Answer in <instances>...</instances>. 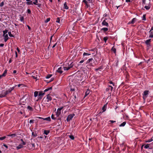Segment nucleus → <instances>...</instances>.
I'll return each mask as SVG.
<instances>
[{"label": "nucleus", "mask_w": 153, "mask_h": 153, "mask_svg": "<svg viewBox=\"0 0 153 153\" xmlns=\"http://www.w3.org/2000/svg\"><path fill=\"white\" fill-rule=\"evenodd\" d=\"M38 99L39 100H41V99H42V96H38Z\"/></svg>", "instance_id": "obj_60"}, {"label": "nucleus", "mask_w": 153, "mask_h": 153, "mask_svg": "<svg viewBox=\"0 0 153 153\" xmlns=\"http://www.w3.org/2000/svg\"><path fill=\"white\" fill-rule=\"evenodd\" d=\"M102 30H103V31H107V30H108V29L107 28L105 27V28H102Z\"/></svg>", "instance_id": "obj_34"}, {"label": "nucleus", "mask_w": 153, "mask_h": 153, "mask_svg": "<svg viewBox=\"0 0 153 153\" xmlns=\"http://www.w3.org/2000/svg\"><path fill=\"white\" fill-rule=\"evenodd\" d=\"M74 115H75V114H70L68 116L66 120L68 122L69 121L71 120H72V118H73V117H74Z\"/></svg>", "instance_id": "obj_4"}, {"label": "nucleus", "mask_w": 153, "mask_h": 153, "mask_svg": "<svg viewBox=\"0 0 153 153\" xmlns=\"http://www.w3.org/2000/svg\"><path fill=\"white\" fill-rule=\"evenodd\" d=\"M3 35H4L5 34H7V33L8 32V30H7L5 29V30H3Z\"/></svg>", "instance_id": "obj_26"}, {"label": "nucleus", "mask_w": 153, "mask_h": 153, "mask_svg": "<svg viewBox=\"0 0 153 153\" xmlns=\"http://www.w3.org/2000/svg\"><path fill=\"white\" fill-rule=\"evenodd\" d=\"M149 91L148 90L145 91L143 94V98L144 99H146L147 97V95L148 94Z\"/></svg>", "instance_id": "obj_5"}, {"label": "nucleus", "mask_w": 153, "mask_h": 153, "mask_svg": "<svg viewBox=\"0 0 153 153\" xmlns=\"http://www.w3.org/2000/svg\"><path fill=\"white\" fill-rule=\"evenodd\" d=\"M109 83L110 84H113V86H114V83L112 82V81H110Z\"/></svg>", "instance_id": "obj_63"}, {"label": "nucleus", "mask_w": 153, "mask_h": 153, "mask_svg": "<svg viewBox=\"0 0 153 153\" xmlns=\"http://www.w3.org/2000/svg\"><path fill=\"white\" fill-rule=\"evenodd\" d=\"M8 34L10 37H14V36L11 34V32L10 31L9 32H8Z\"/></svg>", "instance_id": "obj_33"}, {"label": "nucleus", "mask_w": 153, "mask_h": 153, "mask_svg": "<svg viewBox=\"0 0 153 153\" xmlns=\"http://www.w3.org/2000/svg\"><path fill=\"white\" fill-rule=\"evenodd\" d=\"M137 20V19L136 18H134L131 21L129 22L128 24H134Z\"/></svg>", "instance_id": "obj_7"}, {"label": "nucleus", "mask_w": 153, "mask_h": 153, "mask_svg": "<svg viewBox=\"0 0 153 153\" xmlns=\"http://www.w3.org/2000/svg\"><path fill=\"white\" fill-rule=\"evenodd\" d=\"M4 37V41L6 42L9 39L7 34H5L4 35H3Z\"/></svg>", "instance_id": "obj_10"}, {"label": "nucleus", "mask_w": 153, "mask_h": 153, "mask_svg": "<svg viewBox=\"0 0 153 153\" xmlns=\"http://www.w3.org/2000/svg\"><path fill=\"white\" fill-rule=\"evenodd\" d=\"M142 20H146V18L145 15H143V16Z\"/></svg>", "instance_id": "obj_44"}, {"label": "nucleus", "mask_w": 153, "mask_h": 153, "mask_svg": "<svg viewBox=\"0 0 153 153\" xmlns=\"http://www.w3.org/2000/svg\"><path fill=\"white\" fill-rule=\"evenodd\" d=\"M15 54H16V58H17L18 57V54H17V52L16 51L15 52Z\"/></svg>", "instance_id": "obj_59"}, {"label": "nucleus", "mask_w": 153, "mask_h": 153, "mask_svg": "<svg viewBox=\"0 0 153 153\" xmlns=\"http://www.w3.org/2000/svg\"><path fill=\"white\" fill-rule=\"evenodd\" d=\"M51 118L53 120H55V118L54 117L53 115V114L51 115Z\"/></svg>", "instance_id": "obj_51"}, {"label": "nucleus", "mask_w": 153, "mask_h": 153, "mask_svg": "<svg viewBox=\"0 0 153 153\" xmlns=\"http://www.w3.org/2000/svg\"><path fill=\"white\" fill-rule=\"evenodd\" d=\"M3 35H4L5 34H7V33L8 32V30H7L5 29V30H3Z\"/></svg>", "instance_id": "obj_27"}, {"label": "nucleus", "mask_w": 153, "mask_h": 153, "mask_svg": "<svg viewBox=\"0 0 153 153\" xmlns=\"http://www.w3.org/2000/svg\"><path fill=\"white\" fill-rule=\"evenodd\" d=\"M7 136H10V137H11L12 138H13V137H15L16 136V134H12L8 135Z\"/></svg>", "instance_id": "obj_23"}, {"label": "nucleus", "mask_w": 153, "mask_h": 153, "mask_svg": "<svg viewBox=\"0 0 153 153\" xmlns=\"http://www.w3.org/2000/svg\"><path fill=\"white\" fill-rule=\"evenodd\" d=\"M4 5V2H2L0 4V7H2Z\"/></svg>", "instance_id": "obj_49"}, {"label": "nucleus", "mask_w": 153, "mask_h": 153, "mask_svg": "<svg viewBox=\"0 0 153 153\" xmlns=\"http://www.w3.org/2000/svg\"><path fill=\"white\" fill-rule=\"evenodd\" d=\"M83 59L81 60V61H80V62H79V63H83L84 61L85 60L87 59V58H85H85L83 57Z\"/></svg>", "instance_id": "obj_21"}, {"label": "nucleus", "mask_w": 153, "mask_h": 153, "mask_svg": "<svg viewBox=\"0 0 153 153\" xmlns=\"http://www.w3.org/2000/svg\"><path fill=\"white\" fill-rule=\"evenodd\" d=\"M108 39V38L106 37H104L103 38V40L105 42V43H106V41Z\"/></svg>", "instance_id": "obj_40"}, {"label": "nucleus", "mask_w": 153, "mask_h": 153, "mask_svg": "<svg viewBox=\"0 0 153 153\" xmlns=\"http://www.w3.org/2000/svg\"><path fill=\"white\" fill-rule=\"evenodd\" d=\"M4 45V44H0V47H3Z\"/></svg>", "instance_id": "obj_64"}, {"label": "nucleus", "mask_w": 153, "mask_h": 153, "mask_svg": "<svg viewBox=\"0 0 153 153\" xmlns=\"http://www.w3.org/2000/svg\"><path fill=\"white\" fill-rule=\"evenodd\" d=\"M69 137L71 140H73L74 139V137L72 135H69Z\"/></svg>", "instance_id": "obj_37"}, {"label": "nucleus", "mask_w": 153, "mask_h": 153, "mask_svg": "<svg viewBox=\"0 0 153 153\" xmlns=\"http://www.w3.org/2000/svg\"><path fill=\"white\" fill-rule=\"evenodd\" d=\"M109 121L111 123H113L116 122V121H115L111 120H110Z\"/></svg>", "instance_id": "obj_55"}, {"label": "nucleus", "mask_w": 153, "mask_h": 153, "mask_svg": "<svg viewBox=\"0 0 153 153\" xmlns=\"http://www.w3.org/2000/svg\"><path fill=\"white\" fill-rule=\"evenodd\" d=\"M7 70H5L4 71V73H3V74L2 75H1L2 77L4 76H6V74H7Z\"/></svg>", "instance_id": "obj_16"}, {"label": "nucleus", "mask_w": 153, "mask_h": 153, "mask_svg": "<svg viewBox=\"0 0 153 153\" xmlns=\"http://www.w3.org/2000/svg\"><path fill=\"white\" fill-rule=\"evenodd\" d=\"M144 148L146 149H147L149 147V145L148 144H147L144 147Z\"/></svg>", "instance_id": "obj_41"}, {"label": "nucleus", "mask_w": 153, "mask_h": 153, "mask_svg": "<svg viewBox=\"0 0 153 153\" xmlns=\"http://www.w3.org/2000/svg\"><path fill=\"white\" fill-rule=\"evenodd\" d=\"M35 1L33 2V4H37L38 3V0H35Z\"/></svg>", "instance_id": "obj_50"}, {"label": "nucleus", "mask_w": 153, "mask_h": 153, "mask_svg": "<svg viewBox=\"0 0 153 153\" xmlns=\"http://www.w3.org/2000/svg\"><path fill=\"white\" fill-rule=\"evenodd\" d=\"M32 77L34 79H36V80H37L38 79H37V77H36L35 76H33V75H32Z\"/></svg>", "instance_id": "obj_48"}, {"label": "nucleus", "mask_w": 153, "mask_h": 153, "mask_svg": "<svg viewBox=\"0 0 153 153\" xmlns=\"http://www.w3.org/2000/svg\"><path fill=\"white\" fill-rule=\"evenodd\" d=\"M75 89L74 88H71V91H75Z\"/></svg>", "instance_id": "obj_57"}, {"label": "nucleus", "mask_w": 153, "mask_h": 153, "mask_svg": "<svg viewBox=\"0 0 153 153\" xmlns=\"http://www.w3.org/2000/svg\"><path fill=\"white\" fill-rule=\"evenodd\" d=\"M45 92H43L42 91H40L39 94V96H43L45 94Z\"/></svg>", "instance_id": "obj_13"}, {"label": "nucleus", "mask_w": 153, "mask_h": 153, "mask_svg": "<svg viewBox=\"0 0 153 153\" xmlns=\"http://www.w3.org/2000/svg\"><path fill=\"white\" fill-rule=\"evenodd\" d=\"M21 140L22 142V143L20 145H19L18 146L16 147V149L17 150H19L21 149V148H23V145H25V142H24L22 139H21Z\"/></svg>", "instance_id": "obj_3"}, {"label": "nucleus", "mask_w": 153, "mask_h": 153, "mask_svg": "<svg viewBox=\"0 0 153 153\" xmlns=\"http://www.w3.org/2000/svg\"><path fill=\"white\" fill-rule=\"evenodd\" d=\"M83 2L84 3L86 6H87L88 5V2L86 0H83Z\"/></svg>", "instance_id": "obj_38"}, {"label": "nucleus", "mask_w": 153, "mask_h": 153, "mask_svg": "<svg viewBox=\"0 0 153 153\" xmlns=\"http://www.w3.org/2000/svg\"><path fill=\"white\" fill-rule=\"evenodd\" d=\"M50 20V18H48L46 19V20L45 21V22L46 23H47Z\"/></svg>", "instance_id": "obj_43"}, {"label": "nucleus", "mask_w": 153, "mask_h": 153, "mask_svg": "<svg viewBox=\"0 0 153 153\" xmlns=\"http://www.w3.org/2000/svg\"><path fill=\"white\" fill-rule=\"evenodd\" d=\"M9 91L10 89H9L8 90L6 91L5 92H4V93L5 94H6V95L8 94L9 93H10L11 92V91Z\"/></svg>", "instance_id": "obj_24"}, {"label": "nucleus", "mask_w": 153, "mask_h": 153, "mask_svg": "<svg viewBox=\"0 0 153 153\" xmlns=\"http://www.w3.org/2000/svg\"><path fill=\"white\" fill-rule=\"evenodd\" d=\"M111 50L114 52V53H116V49L115 48H114V47H113L111 49Z\"/></svg>", "instance_id": "obj_25"}, {"label": "nucleus", "mask_w": 153, "mask_h": 153, "mask_svg": "<svg viewBox=\"0 0 153 153\" xmlns=\"http://www.w3.org/2000/svg\"><path fill=\"white\" fill-rule=\"evenodd\" d=\"M90 93V91L89 90H87L85 93V97L88 95Z\"/></svg>", "instance_id": "obj_22"}, {"label": "nucleus", "mask_w": 153, "mask_h": 153, "mask_svg": "<svg viewBox=\"0 0 153 153\" xmlns=\"http://www.w3.org/2000/svg\"><path fill=\"white\" fill-rule=\"evenodd\" d=\"M6 94H5L4 93H3L2 94H1L0 95V97H4L6 96Z\"/></svg>", "instance_id": "obj_32"}, {"label": "nucleus", "mask_w": 153, "mask_h": 153, "mask_svg": "<svg viewBox=\"0 0 153 153\" xmlns=\"http://www.w3.org/2000/svg\"><path fill=\"white\" fill-rule=\"evenodd\" d=\"M151 39H149L146 40L145 43L146 45H150V42H151Z\"/></svg>", "instance_id": "obj_11"}, {"label": "nucleus", "mask_w": 153, "mask_h": 153, "mask_svg": "<svg viewBox=\"0 0 153 153\" xmlns=\"http://www.w3.org/2000/svg\"><path fill=\"white\" fill-rule=\"evenodd\" d=\"M43 120L50 121L51 120V118L50 117H48L45 118H43Z\"/></svg>", "instance_id": "obj_29"}, {"label": "nucleus", "mask_w": 153, "mask_h": 153, "mask_svg": "<svg viewBox=\"0 0 153 153\" xmlns=\"http://www.w3.org/2000/svg\"><path fill=\"white\" fill-rule=\"evenodd\" d=\"M126 123V122H124L122 124L120 125L119 126L120 127H123L124 126Z\"/></svg>", "instance_id": "obj_20"}, {"label": "nucleus", "mask_w": 153, "mask_h": 153, "mask_svg": "<svg viewBox=\"0 0 153 153\" xmlns=\"http://www.w3.org/2000/svg\"><path fill=\"white\" fill-rule=\"evenodd\" d=\"M91 55V54H90V53H87L84 52L83 53V57L84 58V57H85V56H89V55Z\"/></svg>", "instance_id": "obj_17"}, {"label": "nucleus", "mask_w": 153, "mask_h": 153, "mask_svg": "<svg viewBox=\"0 0 153 153\" xmlns=\"http://www.w3.org/2000/svg\"><path fill=\"white\" fill-rule=\"evenodd\" d=\"M14 88V87H12L11 88H10V91H12Z\"/></svg>", "instance_id": "obj_52"}, {"label": "nucleus", "mask_w": 153, "mask_h": 153, "mask_svg": "<svg viewBox=\"0 0 153 153\" xmlns=\"http://www.w3.org/2000/svg\"><path fill=\"white\" fill-rule=\"evenodd\" d=\"M102 24L103 26H105L107 27H108V23L106 22L105 20H104L102 22Z\"/></svg>", "instance_id": "obj_9"}, {"label": "nucleus", "mask_w": 153, "mask_h": 153, "mask_svg": "<svg viewBox=\"0 0 153 153\" xmlns=\"http://www.w3.org/2000/svg\"><path fill=\"white\" fill-rule=\"evenodd\" d=\"M63 108V107H62L60 108H59L57 110L56 112V115L57 116H58L61 113V110Z\"/></svg>", "instance_id": "obj_6"}, {"label": "nucleus", "mask_w": 153, "mask_h": 153, "mask_svg": "<svg viewBox=\"0 0 153 153\" xmlns=\"http://www.w3.org/2000/svg\"><path fill=\"white\" fill-rule=\"evenodd\" d=\"M26 4L28 5H30V4H32V1H29L28 2H27L26 3Z\"/></svg>", "instance_id": "obj_36"}, {"label": "nucleus", "mask_w": 153, "mask_h": 153, "mask_svg": "<svg viewBox=\"0 0 153 153\" xmlns=\"http://www.w3.org/2000/svg\"><path fill=\"white\" fill-rule=\"evenodd\" d=\"M152 141V139H149L148 140H147V141H146V142H150Z\"/></svg>", "instance_id": "obj_53"}, {"label": "nucleus", "mask_w": 153, "mask_h": 153, "mask_svg": "<svg viewBox=\"0 0 153 153\" xmlns=\"http://www.w3.org/2000/svg\"><path fill=\"white\" fill-rule=\"evenodd\" d=\"M102 66H100L99 68H96V69H95V70L96 71H98L99 70H100L101 69H102Z\"/></svg>", "instance_id": "obj_28"}, {"label": "nucleus", "mask_w": 153, "mask_h": 153, "mask_svg": "<svg viewBox=\"0 0 153 153\" xmlns=\"http://www.w3.org/2000/svg\"><path fill=\"white\" fill-rule=\"evenodd\" d=\"M34 120H30V123H33L34 122Z\"/></svg>", "instance_id": "obj_56"}, {"label": "nucleus", "mask_w": 153, "mask_h": 153, "mask_svg": "<svg viewBox=\"0 0 153 153\" xmlns=\"http://www.w3.org/2000/svg\"><path fill=\"white\" fill-rule=\"evenodd\" d=\"M107 108V105L106 104L102 108V112H100L99 113V114H100L102 113L104 111H105Z\"/></svg>", "instance_id": "obj_8"}, {"label": "nucleus", "mask_w": 153, "mask_h": 153, "mask_svg": "<svg viewBox=\"0 0 153 153\" xmlns=\"http://www.w3.org/2000/svg\"><path fill=\"white\" fill-rule=\"evenodd\" d=\"M52 87H50V88H47V89H46L44 91V92H47L48 91H49V90H51L52 89Z\"/></svg>", "instance_id": "obj_19"}, {"label": "nucleus", "mask_w": 153, "mask_h": 153, "mask_svg": "<svg viewBox=\"0 0 153 153\" xmlns=\"http://www.w3.org/2000/svg\"><path fill=\"white\" fill-rule=\"evenodd\" d=\"M24 17L22 16L20 17V20L21 21H23L24 20Z\"/></svg>", "instance_id": "obj_47"}, {"label": "nucleus", "mask_w": 153, "mask_h": 153, "mask_svg": "<svg viewBox=\"0 0 153 153\" xmlns=\"http://www.w3.org/2000/svg\"><path fill=\"white\" fill-rule=\"evenodd\" d=\"M5 138H6V137L5 136L2 137H0V140H3L4 139H5Z\"/></svg>", "instance_id": "obj_45"}, {"label": "nucleus", "mask_w": 153, "mask_h": 153, "mask_svg": "<svg viewBox=\"0 0 153 153\" xmlns=\"http://www.w3.org/2000/svg\"><path fill=\"white\" fill-rule=\"evenodd\" d=\"M50 131L49 130H45L44 131V134L47 135L50 133Z\"/></svg>", "instance_id": "obj_18"}, {"label": "nucleus", "mask_w": 153, "mask_h": 153, "mask_svg": "<svg viewBox=\"0 0 153 153\" xmlns=\"http://www.w3.org/2000/svg\"><path fill=\"white\" fill-rule=\"evenodd\" d=\"M38 92L37 91H36L34 92V96L35 97L37 96L38 95Z\"/></svg>", "instance_id": "obj_31"}, {"label": "nucleus", "mask_w": 153, "mask_h": 153, "mask_svg": "<svg viewBox=\"0 0 153 153\" xmlns=\"http://www.w3.org/2000/svg\"><path fill=\"white\" fill-rule=\"evenodd\" d=\"M145 8H146V10H149L150 7V6H145V7H144Z\"/></svg>", "instance_id": "obj_39"}, {"label": "nucleus", "mask_w": 153, "mask_h": 153, "mask_svg": "<svg viewBox=\"0 0 153 153\" xmlns=\"http://www.w3.org/2000/svg\"><path fill=\"white\" fill-rule=\"evenodd\" d=\"M52 76V74H48L47 76L46 77V79H49Z\"/></svg>", "instance_id": "obj_35"}, {"label": "nucleus", "mask_w": 153, "mask_h": 153, "mask_svg": "<svg viewBox=\"0 0 153 153\" xmlns=\"http://www.w3.org/2000/svg\"><path fill=\"white\" fill-rule=\"evenodd\" d=\"M27 108L30 111H32L33 110L32 108L30 107V106H27Z\"/></svg>", "instance_id": "obj_42"}, {"label": "nucleus", "mask_w": 153, "mask_h": 153, "mask_svg": "<svg viewBox=\"0 0 153 153\" xmlns=\"http://www.w3.org/2000/svg\"><path fill=\"white\" fill-rule=\"evenodd\" d=\"M3 145V146L4 147H6V148H8V146H7L5 144H4Z\"/></svg>", "instance_id": "obj_62"}, {"label": "nucleus", "mask_w": 153, "mask_h": 153, "mask_svg": "<svg viewBox=\"0 0 153 153\" xmlns=\"http://www.w3.org/2000/svg\"><path fill=\"white\" fill-rule=\"evenodd\" d=\"M64 8L65 9H68V7L67 6L66 2H65L64 4Z\"/></svg>", "instance_id": "obj_14"}, {"label": "nucleus", "mask_w": 153, "mask_h": 153, "mask_svg": "<svg viewBox=\"0 0 153 153\" xmlns=\"http://www.w3.org/2000/svg\"><path fill=\"white\" fill-rule=\"evenodd\" d=\"M150 33V34L149 35V37L150 38H153V32L151 31Z\"/></svg>", "instance_id": "obj_30"}, {"label": "nucleus", "mask_w": 153, "mask_h": 153, "mask_svg": "<svg viewBox=\"0 0 153 153\" xmlns=\"http://www.w3.org/2000/svg\"><path fill=\"white\" fill-rule=\"evenodd\" d=\"M62 68L61 67H60V68H59L58 69V70H57V71L60 74H61L62 73L63 71H62Z\"/></svg>", "instance_id": "obj_12"}, {"label": "nucleus", "mask_w": 153, "mask_h": 153, "mask_svg": "<svg viewBox=\"0 0 153 153\" xmlns=\"http://www.w3.org/2000/svg\"><path fill=\"white\" fill-rule=\"evenodd\" d=\"M93 60V59L92 58H90V59H89L87 61H86V64H88V63H90V62H92V61Z\"/></svg>", "instance_id": "obj_15"}, {"label": "nucleus", "mask_w": 153, "mask_h": 153, "mask_svg": "<svg viewBox=\"0 0 153 153\" xmlns=\"http://www.w3.org/2000/svg\"><path fill=\"white\" fill-rule=\"evenodd\" d=\"M74 64L73 62L71 61H69L68 62H66L64 64L65 66L63 67V69L64 70L67 71L69 70L71 68L73 67L74 66Z\"/></svg>", "instance_id": "obj_1"}, {"label": "nucleus", "mask_w": 153, "mask_h": 153, "mask_svg": "<svg viewBox=\"0 0 153 153\" xmlns=\"http://www.w3.org/2000/svg\"><path fill=\"white\" fill-rule=\"evenodd\" d=\"M52 100V98L50 95L48 94L47 96V97L46 98H44L43 99L44 103L47 104V102H48Z\"/></svg>", "instance_id": "obj_2"}, {"label": "nucleus", "mask_w": 153, "mask_h": 153, "mask_svg": "<svg viewBox=\"0 0 153 153\" xmlns=\"http://www.w3.org/2000/svg\"><path fill=\"white\" fill-rule=\"evenodd\" d=\"M56 22H58V23H59V22H60V19H59V18H57Z\"/></svg>", "instance_id": "obj_46"}, {"label": "nucleus", "mask_w": 153, "mask_h": 153, "mask_svg": "<svg viewBox=\"0 0 153 153\" xmlns=\"http://www.w3.org/2000/svg\"><path fill=\"white\" fill-rule=\"evenodd\" d=\"M109 87L111 88V91H112L113 89V87L112 86H110V85H109Z\"/></svg>", "instance_id": "obj_61"}, {"label": "nucleus", "mask_w": 153, "mask_h": 153, "mask_svg": "<svg viewBox=\"0 0 153 153\" xmlns=\"http://www.w3.org/2000/svg\"><path fill=\"white\" fill-rule=\"evenodd\" d=\"M32 135L34 136V137H36V136L37 135L36 134H35L34 132H33L32 133Z\"/></svg>", "instance_id": "obj_54"}, {"label": "nucleus", "mask_w": 153, "mask_h": 153, "mask_svg": "<svg viewBox=\"0 0 153 153\" xmlns=\"http://www.w3.org/2000/svg\"><path fill=\"white\" fill-rule=\"evenodd\" d=\"M27 12L28 13L30 14L31 13V11L29 9H28L27 10Z\"/></svg>", "instance_id": "obj_58"}]
</instances>
